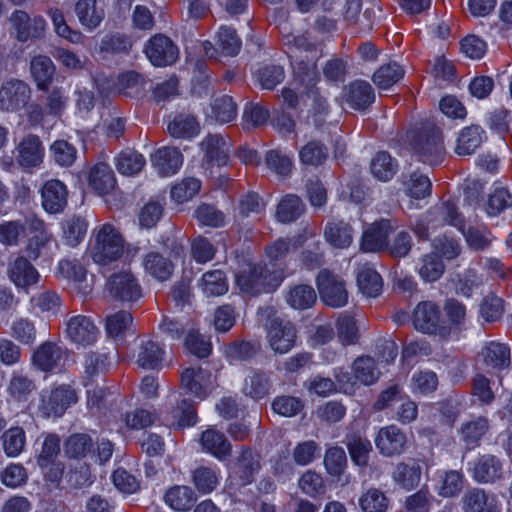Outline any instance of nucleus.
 <instances>
[{"mask_svg":"<svg viewBox=\"0 0 512 512\" xmlns=\"http://www.w3.org/2000/svg\"><path fill=\"white\" fill-rule=\"evenodd\" d=\"M144 165L143 155L133 150L123 151L117 157L116 167L123 175H135L143 169Z\"/></svg>","mask_w":512,"mask_h":512,"instance_id":"3c124183","label":"nucleus"},{"mask_svg":"<svg viewBox=\"0 0 512 512\" xmlns=\"http://www.w3.org/2000/svg\"><path fill=\"white\" fill-rule=\"evenodd\" d=\"M299 157L304 165L319 166L328 158V148L320 141L312 140L301 148Z\"/></svg>","mask_w":512,"mask_h":512,"instance_id":"8fccbe9b","label":"nucleus"},{"mask_svg":"<svg viewBox=\"0 0 512 512\" xmlns=\"http://www.w3.org/2000/svg\"><path fill=\"white\" fill-rule=\"evenodd\" d=\"M345 100L353 109L365 110L375 100L374 89L366 81H354L345 89Z\"/></svg>","mask_w":512,"mask_h":512,"instance_id":"b1692460","label":"nucleus"},{"mask_svg":"<svg viewBox=\"0 0 512 512\" xmlns=\"http://www.w3.org/2000/svg\"><path fill=\"white\" fill-rule=\"evenodd\" d=\"M196 494L185 485H175L169 488L165 495V503L175 511H188L196 502Z\"/></svg>","mask_w":512,"mask_h":512,"instance_id":"7c9ffc66","label":"nucleus"},{"mask_svg":"<svg viewBox=\"0 0 512 512\" xmlns=\"http://www.w3.org/2000/svg\"><path fill=\"white\" fill-rule=\"evenodd\" d=\"M87 232V223L81 217H72L63 225L64 238L68 245L76 246L85 237Z\"/></svg>","mask_w":512,"mask_h":512,"instance_id":"680f3d73","label":"nucleus"},{"mask_svg":"<svg viewBox=\"0 0 512 512\" xmlns=\"http://www.w3.org/2000/svg\"><path fill=\"white\" fill-rule=\"evenodd\" d=\"M152 162L160 174L170 175L182 165L183 156L176 147H162L152 155Z\"/></svg>","mask_w":512,"mask_h":512,"instance_id":"c85d7f7f","label":"nucleus"},{"mask_svg":"<svg viewBox=\"0 0 512 512\" xmlns=\"http://www.w3.org/2000/svg\"><path fill=\"white\" fill-rule=\"evenodd\" d=\"M66 351L53 342H45L34 352L33 363L40 370L49 372L63 366Z\"/></svg>","mask_w":512,"mask_h":512,"instance_id":"a211bd4d","label":"nucleus"},{"mask_svg":"<svg viewBox=\"0 0 512 512\" xmlns=\"http://www.w3.org/2000/svg\"><path fill=\"white\" fill-rule=\"evenodd\" d=\"M75 12L81 24L89 29L96 28L104 18V11L97 6L96 0H78Z\"/></svg>","mask_w":512,"mask_h":512,"instance_id":"c9c22d12","label":"nucleus"},{"mask_svg":"<svg viewBox=\"0 0 512 512\" xmlns=\"http://www.w3.org/2000/svg\"><path fill=\"white\" fill-rule=\"evenodd\" d=\"M212 112L220 123H228L237 115V105L230 96L224 95L215 99Z\"/></svg>","mask_w":512,"mask_h":512,"instance_id":"338daca9","label":"nucleus"},{"mask_svg":"<svg viewBox=\"0 0 512 512\" xmlns=\"http://www.w3.org/2000/svg\"><path fill=\"white\" fill-rule=\"evenodd\" d=\"M316 292L309 285H297L293 287L288 295L287 302L296 309H307L316 301Z\"/></svg>","mask_w":512,"mask_h":512,"instance_id":"5fc2aeb1","label":"nucleus"},{"mask_svg":"<svg viewBox=\"0 0 512 512\" xmlns=\"http://www.w3.org/2000/svg\"><path fill=\"white\" fill-rule=\"evenodd\" d=\"M205 152L204 161L208 164L224 166L228 163V144L225 139L218 134L207 136L201 143Z\"/></svg>","mask_w":512,"mask_h":512,"instance_id":"bb28decb","label":"nucleus"},{"mask_svg":"<svg viewBox=\"0 0 512 512\" xmlns=\"http://www.w3.org/2000/svg\"><path fill=\"white\" fill-rule=\"evenodd\" d=\"M371 172L380 181L391 180L397 172L398 164L387 152H379L371 160Z\"/></svg>","mask_w":512,"mask_h":512,"instance_id":"a18cd8bd","label":"nucleus"},{"mask_svg":"<svg viewBox=\"0 0 512 512\" xmlns=\"http://www.w3.org/2000/svg\"><path fill=\"white\" fill-rule=\"evenodd\" d=\"M203 292L208 296H219L227 292L225 275L221 270L206 272L201 279Z\"/></svg>","mask_w":512,"mask_h":512,"instance_id":"13d9d810","label":"nucleus"},{"mask_svg":"<svg viewBox=\"0 0 512 512\" xmlns=\"http://www.w3.org/2000/svg\"><path fill=\"white\" fill-rule=\"evenodd\" d=\"M503 474L501 461L494 455L481 456L473 468V477L479 483H493Z\"/></svg>","mask_w":512,"mask_h":512,"instance_id":"a878e982","label":"nucleus"},{"mask_svg":"<svg viewBox=\"0 0 512 512\" xmlns=\"http://www.w3.org/2000/svg\"><path fill=\"white\" fill-rule=\"evenodd\" d=\"M393 227L388 219H381L371 224L363 233L360 249L363 252H380L387 250L388 237Z\"/></svg>","mask_w":512,"mask_h":512,"instance_id":"4468645a","label":"nucleus"},{"mask_svg":"<svg viewBox=\"0 0 512 512\" xmlns=\"http://www.w3.org/2000/svg\"><path fill=\"white\" fill-rule=\"evenodd\" d=\"M439 321L440 311L435 303L423 301L416 306L413 315V323L417 330L434 334L438 329Z\"/></svg>","mask_w":512,"mask_h":512,"instance_id":"4be33fe9","label":"nucleus"},{"mask_svg":"<svg viewBox=\"0 0 512 512\" xmlns=\"http://www.w3.org/2000/svg\"><path fill=\"white\" fill-rule=\"evenodd\" d=\"M10 280L20 288H28L39 281L36 268L24 256L16 257L8 267Z\"/></svg>","mask_w":512,"mask_h":512,"instance_id":"412c9836","label":"nucleus"},{"mask_svg":"<svg viewBox=\"0 0 512 512\" xmlns=\"http://www.w3.org/2000/svg\"><path fill=\"white\" fill-rule=\"evenodd\" d=\"M41 199L44 210L50 214L61 213L68 203L66 185L57 179H51L41 188Z\"/></svg>","mask_w":512,"mask_h":512,"instance_id":"2eb2a0df","label":"nucleus"},{"mask_svg":"<svg viewBox=\"0 0 512 512\" xmlns=\"http://www.w3.org/2000/svg\"><path fill=\"white\" fill-rule=\"evenodd\" d=\"M88 184L98 195H107L117 186L115 173L108 164L96 163L89 171Z\"/></svg>","mask_w":512,"mask_h":512,"instance_id":"aec40b11","label":"nucleus"},{"mask_svg":"<svg viewBox=\"0 0 512 512\" xmlns=\"http://www.w3.org/2000/svg\"><path fill=\"white\" fill-rule=\"evenodd\" d=\"M357 285L364 295L377 297L382 291L383 282L375 269L363 266L357 275Z\"/></svg>","mask_w":512,"mask_h":512,"instance_id":"37998d69","label":"nucleus"},{"mask_svg":"<svg viewBox=\"0 0 512 512\" xmlns=\"http://www.w3.org/2000/svg\"><path fill=\"white\" fill-rule=\"evenodd\" d=\"M319 57L320 54L305 55V57H298L296 54L294 55V60H290L295 78L306 87L313 86L319 78L316 66V62Z\"/></svg>","mask_w":512,"mask_h":512,"instance_id":"cd10ccee","label":"nucleus"},{"mask_svg":"<svg viewBox=\"0 0 512 512\" xmlns=\"http://www.w3.org/2000/svg\"><path fill=\"white\" fill-rule=\"evenodd\" d=\"M30 70L38 89L47 90L55 74L52 60L43 55L35 56L31 60Z\"/></svg>","mask_w":512,"mask_h":512,"instance_id":"2f4dec72","label":"nucleus"},{"mask_svg":"<svg viewBox=\"0 0 512 512\" xmlns=\"http://www.w3.org/2000/svg\"><path fill=\"white\" fill-rule=\"evenodd\" d=\"M199 124L194 116L180 114L168 125V131L175 138H190L198 133Z\"/></svg>","mask_w":512,"mask_h":512,"instance_id":"09e8293b","label":"nucleus"},{"mask_svg":"<svg viewBox=\"0 0 512 512\" xmlns=\"http://www.w3.org/2000/svg\"><path fill=\"white\" fill-rule=\"evenodd\" d=\"M109 295L121 301L135 302L142 297V288L130 271L113 273L107 283Z\"/></svg>","mask_w":512,"mask_h":512,"instance_id":"423d86ee","label":"nucleus"},{"mask_svg":"<svg viewBox=\"0 0 512 512\" xmlns=\"http://www.w3.org/2000/svg\"><path fill=\"white\" fill-rule=\"evenodd\" d=\"M125 251V239L118 228L105 223L93 230L89 243V254L99 265L118 261Z\"/></svg>","mask_w":512,"mask_h":512,"instance_id":"f257e3e1","label":"nucleus"},{"mask_svg":"<svg viewBox=\"0 0 512 512\" xmlns=\"http://www.w3.org/2000/svg\"><path fill=\"white\" fill-rule=\"evenodd\" d=\"M316 284L321 300L333 308L343 307L348 302V291L344 280L329 270H321Z\"/></svg>","mask_w":512,"mask_h":512,"instance_id":"39448f33","label":"nucleus"},{"mask_svg":"<svg viewBox=\"0 0 512 512\" xmlns=\"http://www.w3.org/2000/svg\"><path fill=\"white\" fill-rule=\"evenodd\" d=\"M133 317L128 311H118L106 318V331L109 336L116 338L125 333L131 326Z\"/></svg>","mask_w":512,"mask_h":512,"instance_id":"0e129e2a","label":"nucleus"},{"mask_svg":"<svg viewBox=\"0 0 512 512\" xmlns=\"http://www.w3.org/2000/svg\"><path fill=\"white\" fill-rule=\"evenodd\" d=\"M1 441L5 455L11 458L17 457L26 446L25 430L20 426H13L2 434Z\"/></svg>","mask_w":512,"mask_h":512,"instance_id":"ea45409f","label":"nucleus"},{"mask_svg":"<svg viewBox=\"0 0 512 512\" xmlns=\"http://www.w3.org/2000/svg\"><path fill=\"white\" fill-rule=\"evenodd\" d=\"M337 336L343 345L355 344L359 338V331L355 319L342 313L336 320Z\"/></svg>","mask_w":512,"mask_h":512,"instance_id":"603ef678","label":"nucleus"},{"mask_svg":"<svg viewBox=\"0 0 512 512\" xmlns=\"http://www.w3.org/2000/svg\"><path fill=\"white\" fill-rule=\"evenodd\" d=\"M359 505L363 512H386L389 500L381 490L371 488L360 497Z\"/></svg>","mask_w":512,"mask_h":512,"instance_id":"6e6d98bb","label":"nucleus"},{"mask_svg":"<svg viewBox=\"0 0 512 512\" xmlns=\"http://www.w3.org/2000/svg\"><path fill=\"white\" fill-rule=\"evenodd\" d=\"M462 501L465 512H494V505L482 489L473 488L468 490Z\"/></svg>","mask_w":512,"mask_h":512,"instance_id":"de8ad7c7","label":"nucleus"},{"mask_svg":"<svg viewBox=\"0 0 512 512\" xmlns=\"http://www.w3.org/2000/svg\"><path fill=\"white\" fill-rule=\"evenodd\" d=\"M347 457L343 448L335 446L327 449L324 456V465L332 476H340L346 467Z\"/></svg>","mask_w":512,"mask_h":512,"instance_id":"69168bd1","label":"nucleus"},{"mask_svg":"<svg viewBox=\"0 0 512 512\" xmlns=\"http://www.w3.org/2000/svg\"><path fill=\"white\" fill-rule=\"evenodd\" d=\"M174 422L178 428L192 426L196 423V409L190 399H182L172 411Z\"/></svg>","mask_w":512,"mask_h":512,"instance_id":"e2e57ef3","label":"nucleus"},{"mask_svg":"<svg viewBox=\"0 0 512 512\" xmlns=\"http://www.w3.org/2000/svg\"><path fill=\"white\" fill-rule=\"evenodd\" d=\"M258 316L264 322L269 347L275 353L285 354L295 346L297 339L295 325L291 321L277 316L274 307H261L258 310Z\"/></svg>","mask_w":512,"mask_h":512,"instance_id":"f03ea898","label":"nucleus"},{"mask_svg":"<svg viewBox=\"0 0 512 512\" xmlns=\"http://www.w3.org/2000/svg\"><path fill=\"white\" fill-rule=\"evenodd\" d=\"M405 193L414 199H423L431 194V181L428 176L418 171L403 176Z\"/></svg>","mask_w":512,"mask_h":512,"instance_id":"58836bf2","label":"nucleus"},{"mask_svg":"<svg viewBox=\"0 0 512 512\" xmlns=\"http://www.w3.org/2000/svg\"><path fill=\"white\" fill-rule=\"evenodd\" d=\"M230 478L245 486L254 480V475L260 470L259 457L249 448H242L239 456L229 466Z\"/></svg>","mask_w":512,"mask_h":512,"instance_id":"1a4fd4ad","label":"nucleus"},{"mask_svg":"<svg viewBox=\"0 0 512 512\" xmlns=\"http://www.w3.org/2000/svg\"><path fill=\"white\" fill-rule=\"evenodd\" d=\"M145 53L155 66H168L178 58V48L170 38L158 34L152 37L145 46Z\"/></svg>","mask_w":512,"mask_h":512,"instance_id":"9d476101","label":"nucleus"},{"mask_svg":"<svg viewBox=\"0 0 512 512\" xmlns=\"http://www.w3.org/2000/svg\"><path fill=\"white\" fill-rule=\"evenodd\" d=\"M429 215L431 216L430 221L438 224H448L463 231L464 218L452 201H445L441 205L435 206L429 211Z\"/></svg>","mask_w":512,"mask_h":512,"instance_id":"473e14b6","label":"nucleus"},{"mask_svg":"<svg viewBox=\"0 0 512 512\" xmlns=\"http://www.w3.org/2000/svg\"><path fill=\"white\" fill-rule=\"evenodd\" d=\"M324 234L326 240L336 248H346L353 240L351 226L343 221L329 223Z\"/></svg>","mask_w":512,"mask_h":512,"instance_id":"c03bdc74","label":"nucleus"},{"mask_svg":"<svg viewBox=\"0 0 512 512\" xmlns=\"http://www.w3.org/2000/svg\"><path fill=\"white\" fill-rule=\"evenodd\" d=\"M346 445L352 461L358 466H367L372 451L370 441L358 433H351L346 437Z\"/></svg>","mask_w":512,"mask_h":512,"instance_id":"e433bc0d","label":"nucleus"},{"mask_svg":"<svg viewBox=\"0 0 512 512\" xmlns=\"http://www.w3.org/2000/svg\"><path fill=\"white\" fill-rule=\"evenodd\" d=\"M353 370L355 378L365 385L374 383L379 376L375 361L369 356L358 357L353 363Z\"/></svg>","mask_w":512,"mask_h":512,"instance_id":"864d4df0","label":"nucleus"},{"mask_svg":"<svg viewBox=\"0 0 512 512\" xmlns=\"http://www.w3.org/2000/svg\"><path fill=\"white\" fill-rule=\"evenodd\" d=\"M164 356V350L152 339H142L139 345L136 363L144 369L158 368Z\"/></svg>","mask_w":512,"mask_h":512,"instance_id":"c756f323","label":"nucleus"},{"mask_svg":"<svg viewBox=\"0 0 512 512\" xmlns=\"http://www.w3.org/2000/svg\"><path fill=\"white\" fill-rule=\"evenodd\" d=\"M421 466L416 461L411 463L400 462L393 472V479L405 489L416 487L421 479Z\"/></svg>","mask_w":512,"mask_h":512,"instance_id":"79ce46f5","label":"nucleus"},{"mask_svg":"<svg viewBox=\"0 0 512 512\" xmlns=\"http://www.w3.org/2000/svg\"><path fill=\"white\" fill-rule=\"evenodd\" d=\"M410 143L419 160L430 165L441 163L445 156L442 134L431 122L422 123L410 132Z\"/></svg>","mask_w":512,"mask_h":512,"instance_id":"7ed1b4c3","label":"nucleus"},{"mask_svg":"<svg viewBox=\"0 0 512 512\" xmlns=\"http://www.w3.org/2000/svg\"><path fill=\"white\" fill-rule=\"evenodd\" d=\"M217 45L222 53L227 56H235L241 48V41L236 34L235 29L222 26L217 34Z\"/></svg>","mask_w":512,"mask_h":512,"instance_id":"052dcab7","label":"nucleus"},{"mask_svg":"<svg viewBox=\"0 0 512 512\" xmlns=\"http://www.w3.org/2000/svg\"><path fill=\"white\" fill-rule=\"evenodd\" d=\"M433 500L434 496L430 491L422 488L406 498L405 509L407 512H429Z\"/></svg>","mask_w":512,"mask_h":512,"instance_id":"774afa93","label":"nucleus"},{"mask_svg":"<svg viewBox=\"0 0 512 512\" xmlns=\"http://www.w3.org/2000/svg\"><path fill=\"white\" fill-rule=\"evenodd\" d=\"M375 444L382 455L391 457L404 452L407 437L400 428L390 425L379 430Z\"/></svg>","mask_w":512,"mask_h":512,"instance_id":"dca6fc26","label":"nucleus"},{"mask_svg":"<svg viewBox=\"0 0 512 512\" xmlns=\"http://www.w3.org/2000/svg\"><path fill=\"white\" fill-rule=\"evenodd\" d=\"M181 384L189 392L200 399H204L213 389L212 373L200 366L189 367L181 374Z\"/></svg>","mask_w":512,"mask_h":512,"instance_id":"f8f14e48","label":"nucleus"},{"mask_svg":"<svg viewBox=\"0 0 512 512\" xmlns=\"http://www.w3.org/2000/svg\"><path fill=\"white\" fill-rule=\"evenodd\" d=\"M77 400L75 389L69 385H60L54 388L46 399H43L41 409L48 417H60Z\"/></svg>","mask_w":512,"mask_h":512,"instance_id":"9b49d317","label":"nucleus"},{"mask_svg":"<svg viewBox=\"0 0 512 512\" xmlns=\"http://www.w3.org/2000/svg\"><path fill=\"white\" fill-rule=\"evenodd\" d=\"M35 389L34 381L28 376L21 373H13L7 386V393L13 401L26 402Z\"/></svg>","mask_w":512,"mask_h":512,"instance_id":"4c0bfd02","label":"nucleus"},{"mask_svg":"<svg viewBox=\"0 0 512 512\" xmlns=\"http://www.w3.org/2000/svg\"><path fill=\"white\" fill-rule=\"evenodd\" d=\"M143 264L145 270L160 281L168 280L174 269L172 262L157 252L148 253Z\"/></svg>","mask_w":512,"mask_h":512,"instance_id":"a19ab883","label":"nucleus"},{"mask_svg":"<svg viewBox=\"0 0 512 512\" xmlns=\"http://www.w3.org/2000/svg\"><path fill=\"white\" fill-rule=\"evenodd\" d=\"M66 335L77 346L88 347L95 344L99 329L94 320L86 315H73L66 321Z\"/></svg>","mask_w":512,"mask_h":512,"instance_id":"0eeeda50","label":"nucleus"},{"mask_svg":"<svg viewBox=\"0 0 512 512\" xmlns=\"http://www.w3.org/2000/svg\"><path fill=\"white\" fill-rule=\"evenodd\" d=\"M281 280L280 275L270 272L261 264H250L236 275V283L240 290L253 296L275 290Z\"/></svg>","mask_w":512,"mask_h":512,"instance_id":"20e7f679","label":"nucleus"},{"mask_svg":"<svg viewBox=\"0 0 512 512\" xmlns=\"http://www.w3.org/2000/svg\"><path fill=\"white\" fill-rule=\"evenodd\" d=\"M31 96L30 87L21 80H9L0 87V109L18 111L26 106Z\"/></svg>","mask_w":512,"mask_h":512,"instance_id":"6e6552de","label":"nucleus"},{"mask_svg":"<svg viewBox=\"0 0 512 512\" xmlns=\"http://www.w3.org/2000/svg\"><path fill=\"white\" fill-rule=\"evenodd\" d=\"M272 387L269 375L261 370H251L245 377L242 392L245 396L259 401L269 395Z\"/></svg>","mask_w":512,"mask_h":512,"instance_id":"393cba45","label":"nucleus"},{"mask_svg":"<svg viewBox=\"0 0 512 512\" xmlns=\"http://www.w3.org/2000/svg\"><path fill=\"white\" fill-rule=\"evenodd\" d=\"M43 151L39 137L36 135H28L17 145L15 158L22 167H35L42 162Z\"/></svg>","mask_w":512,"mask_h":512,"instance_id":"6ab92c4d","label":"nucleus"},{"mask_svg":"<svg viewBox=\"0 0 512 512\" xmlns=\"http://www.w3.org/2000/svg\"><path fill=\"white\" fill-rule=\"evenodd\" d=\"M287 54L290 60H294V55L305 57V55H319L320 51L315 43H312L304 35L292 36L287 38Z\"/></svg>","mask_w":512,"mask_h":512,"instance_id":"4d7b16f0","label":"nucleus"},{"mask_svg":"<svg viewBox=\"0 0 512 512\" xmlns=\"http://www.w3.org/2000/svg\"><path fill=\"white\" fill-rule=\"evenodd\" d=\"M404 73L400 65L396 62H390L375 71L373 82L379 89H388L402 79Z\"/></svg>","mask_w":512,"mask_h":512,"instance_id":"49530a36","label":"nucleus"},{"mask_svg":"<svg viewBox=\"0 0 512 512\" xmlns=\"http://www.w3.org/2000/svg\"><path fill=\"white\" fill-rule=\"evenodd\" d=\"M478 363L487 372H498L510 366V349L499 342L488 343L478 355Z\"/></svg>","mask_w":512,"mask_h":512,"instance_id":"ddd939ff","label":"nucleus"},{"mask_svg":"<svg viewBox=\"0 0 512 512\" xmlns=\"http://www.w3.org/2000/svg\"><path fill=\"white\" fill-rule=\"evenodd\" d=\"M305 205L295 194L284 196L277 205L276 217L282 223H290L298 219L304 212Z\"/></svg>","mask_w":512,"mask_h":512,"instance_id":"f704fd0d","label":"nucleus"},{"mask_svg":"<svg viewBox=\"0 0 512 512\" xmlns=\"http://www.w3.org/2000/svg\"><path fill=\"white\" fill-rule=\"evenodd\" d=\"M92 447L93 440L85 433L73 434L65 443L66 453L72 458L85 457L92 450Z\"/></svg>","mask_w":512,"mask_h":512,"instance_id":"bf43d9fd","label":"nucleus"},{"mask_svg":"<svg viewBox=\"0 0 512 512\" xmlns=\"http://www.w3.org/2000/svg\"><path fill=\"white\" fill-rule=\"evenodd\" d=\"M484 131L478 125H471L462 129L457 140L455 152L458 155H471L483 142Z\"/></svg>","mask_w":512,"mask_h":512,"instance_id":"72a5a7b5","label":"nucleus"},{"mask_svg":"<svg viewBox=\"0 0 512 512\" xmlns=\"http://www.w3.org/2000/svg\"><path fill=\"white\" fill-rule=\"evenodd\" d=\"M11 22L17 32L19 41L25 42L32 38H39L44 34L46 22L40 17L30 18L22 11L16 10L11 16Z\"/></svg>","mask_w":512,"mask_h":512,"instance_id":"f3484780","label":"nucleus"},{"mask_svg":"<svg viewBox=\"0 0 512 512\" xmlns=\"http://www.w3.org/2000/svg\"><path fill=\"white\" fill-rule=\"evenodd\" d=\"M202 448L219 460H225L232 454V445L227 437L215 429H207L201 434Z\"/></svg>","mask_w":512,"mask_h":512,"instance_id":"5701e85b","label":"nucleus"}]
</instances>
